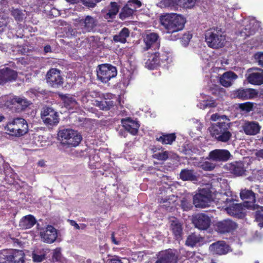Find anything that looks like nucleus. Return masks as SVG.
<instances>
[{"label":"nucleus","mask_w":263,"mask_h":263,"mask_svg":"<svg viewBox=\"0 0 263 263\" xmlns=\"http://www.w3.org/2000/svg\"><path fill=\"white\" fill-rule=\"evenodd\" d=\"M177 196L172 194L165 197L159 196L158 201L160 204V206L161 208H163L166 211H171V210L173 209L175 205V203L177 201Z\"/></svg>","instance_id":"21"},{"label":"nucleus","mask_w":263,"mask_h":263,"mask_svg":"<svg viewBox=\"0 0 263 263\" xmlns=\"http://www.w3.org/2000/svg\"><path fill=\"white\" fill-rule=\"evenodd\" d=\"M3 253L7 261L13 263H23L25 261L24 253L22 251L6 250Z\"/></svg>","instance_id":"16"},{"label":"nucleus","mask_w":263,"mask_h":263,"mask_svg":"<svg viewBox=\"0 0 263 263\" xmlns=\"http://www.w3.org/2000/svg\"><path fill=\"white\" fill-rule=\"evenodd\" d=\"M210 249L214 254L224 255L229 252L230 247L225 241H218L211 245Z\"/></svg>","instance_id":"23"},{"label":"nucleus","mask_w":263,"mask_h":263,"mask_svg":"<svg viewBox=\"0 0 263 263\" xmlns=\"http://www.w3.org/2000/svg\"><path fill=\"white\" fill-rule=\"evenodd\" d=\"M111 240H112V242L113 243L117 245L119 244V242L118 241H117V240L115 238L114 233H112L111 234Z\"/></svg>","instance_id":"63"},{"label":"nucleus","mask_w":263,"mask_h":263,"mask_svg":"<svg viewBox=\"0 0 263 263\" xmlns=\"http://www.w3.org/2000/svg\"><path fill=\"white\" fill-rule=\"evenodd\" d=\"M214 201L218 208L224 209L225 210L229 204L234 201L232 198H229L227 195L222 193L216 194Z\"/></svg>","instance_id":"26"},{"label":"nucleus","mask_w":263,"mask_h":263,"mask_svg":"<svg viewBox=\"0 0 263 263\" xmlns=\"http://www.w3.org/2000/svg\"><path fill=\"white\" fill-rule=\"evenodd\" d=\"M211 91L212 94L216 96H218L224 92L223 88L218 86H216L215 88L212 89Z\"/></svg>","instance_id":"60"},{"label":"nucleus","mask_w":263,"mask_h":263,"mask_svg":"<svg viewBox=\"0 0 263 263\" xmlns=\"http://www.w3.org/2000/svg\"><path fill=\"white\" fill-rule=\"evenodd\" d=\"M97 72L98 79L104 83L108 82L117 74L116 67L108 64L99 65Z\"/></svg>","instance_id":"6"},{"label":"nucleus","mask_w":263,"mask_h":263,"mask_svg":"<svg viewBox=\"0 0 263 263\" xmlns=\"http://www.w3.org/2000/svg\"><path fill=\"white\" fill-rule=\"evenodd\" d=\"M16 72L7 67L0 70V84L8 81L14 80L16 78Z\"/></svg>","instance_id":"27"},{"label":"nucleus","mask_w":263,"mask_h":263,"mask_svg":"<svg viewBox=\"0 0 263 263\" xmlns=\"http://www.w3.org/2000/svg\"><path fill=\"white\" fill-rule=\"evenodd\" d=\"M231 156L230 152L227 149H216L210 152L209 158L217 162H226Z\"/></svg>","instance_id":"19"},{"label":"nucleus","mask_w":263,"mask_h":263,"mask_svg":"<svg viewBox=\"0 0 263 263\" xmlns=\"http://www.w3.org/2000/svg\"><path fill=\"white\" fill-rule=\"evenodd\" d=\"M91 98V96L86 93L81 97V101L82 102L84 108L89 107L90 104H91V102L92 101Z\"/></svg>","instance_id":"48"},{"label":"nucleus","mask_w":263,"mask_h":263,"mask_svg":"<svg viewBox=\"0 0 263 263\" xmlns=\"http://www.w3.org/2000/svg\"><path fill=\"white\" fill-rule=\"evenodd\" d=\"M46 252L43 250L40 254H37L34 252V262H41L46 258Z\"/></svg>","instance_id":"53"},{"label":"nucleus","mask_w":263,"mask_h":263,"mask_svg":"<svg viewBox=\"0 0 263 263\" xmlns=\"http://www.w3.org/2000/svg\"><path fill=\"white\" fill-rule=\"evenodd\" d=\"M255 219L260 228H263V206H260L255 212Z\"/></svg>","instance_id":"45"},{"label":"nucleus","mask_w":263,"mask_h":263,"mask_svg":"<svg viewBox=\"0 0 263 263\" xmlns=\"http://www.w3.org/2000/svg\"><path fill=\"white\" fill-rule=\"evenodd\" d=\"M170 229L176 239L180 240L182 239L183 234L182 225L176 218L173 217L171 220Z\"/></svg>","instance_id":"24"},{"label":"nucleus","mask_w":263,"mask_h":263,"mask_svg":"<svg viewBox=\"0 0 263 263\" xmlns=\"http://www.w3.org/2000/svg\"><path fill=\"white\" fill-rule=\"evenodd\" d=\"M70 224L71 226H73L76 229H77V230L80 229V227H79V224L74 220H71Z\"/></svg>","instance_id":"62"},{"label":"nucleus","mask_w":263,"mask_h":263,"mask_svg":"<svg viewBox=\"0 0 263 263\" xmlns=\"http://www.w3.org/2000/svg\"><path fill=\"white\" fill-rule=\"evenodd\" d=\"M193 222L195 227L202 230L208 229L211 225V219L206 214L199 213L193 218Z\"/></svg>","instance_id":"18"},{"label":"nucleus","mask_w":263,"mask_h":263,"mask_svg":"<svg viewBox=\"0 0 263 263\" xmlns=\"http://www.w3.org/2000/svg\"><path fill=\"white\" fill-rule=\"evenodd\" d=\"M181 206L184 211H188L192 208V204L186 198H183L181 201Z\"/></svg>","instance_id":"51"},{"label":"nucleus","mask_w":263,"mask_h":263,"mask_svg":"<svg viewBox=\"0 0 263 263\" xmlns=\"http://www.w3.org/2000/svg\"><path fill=\"white\" fill-rule=\"evenodd\" d=\"M237 77V75L234 72H226L220 77V83L224 87H229L231 85L232 81Z\"/></svg>","instance_id":"32"},{"label":"nucleus","mask_w":263,"mask_h":263,"mask_svg":"<svg viewBox=\"0 0 263 263\" xmlns=\"http://www.w3.org/2000/svg\"><path fill=\"white\" fill-rule=\"evenodd\" d=\"M196 0H177L178 10L179 8H191L195 4Z\"/></svg>","instance_id":"44"},{"label":"nucleus","mask_w":263,"mask_h":263,"mask_svg":"<svg viewBox=\"0 0 263 263\" xmlns=\"http://www.w3.org/2000/svg\"><path fill=\"white\" fill-rule=\"evenodd\" d=\"M121 122L124 129L131 135L135 136L138 134L140 126L139 121L127 117L122 119Z\"/></svg>","instance_id":"17"},{"label":"nucleus","mask_w":263,"mask_h":263,"mask_svg":"<svg viewBox=\"0 0 263 263\" xmlns=\"http://www.w3.org/2000/svg\"><path fill=\"white\" fill-rule=\"evenodd\" d=\"M180 178L183 181H196L198 180V177L193 170L183 169L181 171Z\"/></svg>","instance_id":"34"},{"label":"nucleus","mask_w":263,"mask_h":263,"mask_svg":"<svg viewBox=\"0 0 263 263\" xmlns=\"http://www.w3.org/2000/svg\"><path fill=\"white\" fill-rule=\"evenodd\" d=\"M226 167L231 174L236 176H241L245 175L246 170L244 163L241 161H234L226 164Z\"/></svg>","instance_id":"20"},{"label":"nucleus","mask_w":263,"mask_h":263,"mask_svg":"<svg viewBox=\"0 0 263 263\" xmlns=\"http://www.w3.org/2000/svg\"><path fill=\"white\" fill-rule=\"evenodd\" d=\"M13 102L17 103L18 104L20 105L22 107V109L27 107L29 105V102L27 101L26 99H23L22 98L16 97L13 99Z\"/></svg>","instance_id":"52"},{"label":"nucleus","mask_w":263,"mask_h":263,"mask_svg":"<svg viewBox=\"0 0 263 263\" xmlns=\"http://www.w3.org/2000/svg\"><path fill=\"white\" fill-rule=\"evenodd\" d=\"M232 123L229 119L225 121H221L212 124L209 128V130L212 137L215 138L217 141L221 142H227L232 138L231 133Z\"/></svg>","instance_id":"2"},{"label":"nucleus","mask_w":263,"mask_h":263,"mask_svg":"<svg viewBox=\"0 0 263 263\" xmlns=\"http://www.w3.org/2000/svg\"><path fill=\"white\" fill-rule=\"evenodd\" d=\"M12 14L16 20L19 21L23 18V14L18 9H13L12 11Z\"/></svg>","instance_id":"57"},{"label":"nucleus","mask_w":263,"mask_h":263,"mask_svg":"<svg viewBox=\"0 0 263 263\" xmlns=\"http://www.w3.org/2000/svg\"><path fill=\"white\" fill-rule=\"evenodd\" d=\"M256 30L257 29L254 24L250 23L242 29L240 32V34L241 36L247 38V37L254 35L256 33Z\"/></svg>","instance_id":"38"},{"label":"nucleus","mask_w":263,"mask_h":263,"mask_svg":"<svg viewBox=\"0 0 263 263\" xmlns=\"http://www.w3.org/2000/svg\"><path fill=\"white\" fill-rule=\"evenodd\" d=\"M258 71L253 72L249 74L247 80L249 83L259 85L263 84V70L257 68Z\"/></svg>","instance_id":"29"},{"label":"nucleus","mask_w":263,"mask_h":263,"mask_svg":"<svg viewBox=\"0 0 263 263\" xmlns=\"http://www.w3.org/2000/svg\"><path fill=\"white\" fill-rule=\"evenodd\" d=\"M159 37L158 34L156 33L153 32L147 34L144 38V42L145 44L144 49L147 50L155 45L159 48L160 44L157 42Z\"/></svg>","instance_id":"28"},{"label":"nucleus","mask_w":263,"mask_h":263,"mask_svg":"<svg viewBox=\"0 0 263 263\" xmlns=\"http://www.w3.org/2000/svg\"><path fill=\"white\" fill-rule=\"evenodd\" d=\"M98 21L96 17L90 15H87L84 18L80 20L77 23L78 29H80L81 32H95L96 28L98 26Z\"/></svg>","instance_id":"10"},{"label":"nucleus","mask_w":263,"mask_h":263,"mask_svg":"<svg viewBox=\"0 0 263 263\" xmlns=\"http://www.w3.org/2000/svg\"><path fill=\"white\" fill-rule=\"evenodd\" d=\"M205 40L209 47L218 49L224 46L226 36L223 34L221 29L212 28L206 31Z\"/></svg>","instance_id":"4"},{"label":"nucleus","mask_w":263,"mask_h":263,"mask_svg":"<svg viewBox=\"0 0 263 263\" xmlns=\"http://www.w3.org/2000/svg\"><path fill=\"white\" fill-rule=\"evenodd\" d=\"M168 53L160 51L151 53L149 58L145 62V67L149 69L157 68L161 64L165 63L168 59Z\"/></svg>","instance_id":"8"},{"label":"nucleus","mask_w":263,"mask_h":263,"mask_svg":"<svg viewBox=\"0 0 263 263\" xmlns=\"http://www.w3.org/2000/svg\"><path fill=\"white\" fill-rule=\"evenodd\" d=\"M203 102L204 103L203 104L204 108L215 107L217 105L215 101L214 100H207L203 101Z\"/></svg>","instance_id":"55"},{"label":"nucleus","mask_w":263,"mask_h":263,"mask_svg":"<svg viewBox=\"0 0 263 263\" xmlns=\"http://www.w3.org/2000/svg\"><path fill=\"white\" fill-rule=\"evenodd\" d=\"M36 225V228L39 231L40 236L41 240L47 243H52L55 241L58 237L57 230L51 225H48L45 229L40 228L39 224L34 217V225Z\"/></svg>","instance_id":"7"},{"label":"nucleus","mask_w":263,"mask_h":263,"mask_svg":"<svg viewBox=\"0 0 263 263\" xmlns=\"http://www.w3.org/2000/svg\"><path fill=\"white\" fill-rule=\"evenodd\" d=\"M254 57L258 63V64L263 67V52L256 53Z\"/></svg>","instance_id":"56"},{"label":"nucleus","mask_w":263,"mask_h":263,"mask_svg":"<svg viewBox=\"0 0 263 263\" xmlns=\"http://www.w3.org/2000/svg\"><path fill=\"white\" fill-rule=\"evenodd\" d=\"M119 9L120 6L118 4V3L115 2H111L110 3L108 12L106 13L105 18L106 19H112L114 18L118 13Z\"/></svg>","instance_id":"39"},{"label":"nucleus","mask_w":263,"mask_h":263,"mask_svg":"<svg viewBox=\"0 0 263 263\" xmlns=\"http://www.w3.org/2000/svg\"><path fill=\"white\" fill-rule=\"evenodd\" d=\"M46 79L48 85L53 88H59L64 84L61 72L57 68H50L46 73Z\"/></svg>","instance_id":"9"},{"label":"nucleus","mask_w":263,"mask_h":263,"mask_svg":"<svg viewBox=\"0 0 263 263\" xmlns=\"http://www.w3.org/2000/svg\"><path fill=\"white\" fill-rule=\"evenodd\" d=\"M155 263H177L178 256L176 250L168 249L160 251Z\"/></svg>","instance_id":"12"},{"label":"nucleus","mask_w":263,"mask_h":263,"mask_svg":"<svg viewBox=\"0 0 263 263\" xmlns=\"http://www.w3.org/2000/svg\"><path fill=\"white\" fill-rule=\"evenodd\" d=\"M61 100L64 103V106L68 109L77 107L78 103L76 100L69 95H62L60 96Z\"/></svg>","instance_id":"35"},{"label":"nucleus","mask_w":263,"mask_h":263,"mask_svg":"<svg viewBox=\"0 0 263 263\" xmlns=\"http://www.w3.org/2000/svg\"><path fill=\"white\" fill-rule=\"evenodd\" d=\"M58 136L62 145L67 148L77 146L82 140L81 135L78 131L70 128L60 130Z\"/></svg>","instance_id":"3"},{"label":"nucleus","mask_w":263,"mask_h":263,"mask_svg":"<svg viewBox=\"0 0 263 263\" xmlns=\"http://www.w3.org/2000/svg\"><path fill=\"white\" fill-rule=\"evenodd\" d=\"M200 167L204 171H211L214 169L215 165L209 161H205L201 164Z\"/></svg>","instance_id":"50"},{"label":"nucleus","mask_w":263,"mask_h":263,"mask_svg":"<svg viewBox=\"0 0 263 263\" xmlns=\"http://www.w3.org/2000/svg\"><path fill=\"white\" fill-rule=\"evenodd\" d=\"M20 227L23 229H27L33 226V216L31 215L25 216L20 222Z\"/></svg>","instance_id":"42"},{"label":"nucleus","mask_w":263,"mask_h":263,"mask_svg":"<svg viewBox=\"0 0 263 263\" xmlns=\"http://www.w3.org/2000/svg\"><path fill=\"white\" fill-rule=\"evenodd\" d=\"M96 106L102 110H108L114 106V102L110 99L104 98L100 101H96Z\"/></svg>","instance_id":"37"},{"label":"nucleus","mask_w":263,"mask_h":263,"mask_svg":"<svg viewBox=\"0 0 263 263\" xmlns=\"http://www.w3.org/2000/svg\"><path fill=\"white\" fill-rule=\"evenodd\" d=\"M28 128V125L24 119L16 118L7 124L5 129L8 134L19 137L26 133Z\"/></svg>","instance_id":"5"},{"label":"nucleus","mask_w":263,"mask_h":263,"mask_svg":"<svg viewBox=\"0 0 263 263\" xmlns=\"http://www.w3.org/2000/svg\"><path fill=\"white\" fill-rule=\"evenodd\" d=\"M192 38V34L190 33H184L183 34L182 37H181V35L179 33H177L174 35H170V40L173 41H176L179 39H180L182 44L185 46H186L189 44Z\"/></svg>","instance_id":"41"},{"label":"nucleus","mask_w":263,"mask_h":263,"mask_svg":"<svg viewBox=\"0 0 263 263\" xmlns=\"http://www.w3.org/2000/svg\"><path fill=\"white\" fill-rule=\"evenodd\" d=\"M101 0H83L84 4L89 7H94Z\"/></svg>","instance_id":"58"},{"label":"nucleus","mask_w":263,"mask_h":263,"mask_svg":"<svg viewBox=\"0 0 263 263\" xmlns=\"http://www.w3.org/2000/svg\"><path fill=\"white\" fill-rule=\"evenodd\" d=\"M128 6H130L132 8H135V11L137 9L140 8L142 6V3L139 0H129L127 2Z\"/></svg>","instance_id":"54"},{"label":"nucleus","mask_w":263,"mask_h":263,"mask_svg":"<svg viewBox=\"0 0 263 263\" xmlns=\"http://www.w3.org/2000/svg\"><path fill=\"white\" fill-rule=\"evenodd\" d=\"M203 238L200 235L193 233L187 237L185 244L188 246L194 247L198 243L201 242Z\"/></svg>","instance_id":"40"},{"label":"nucleus","mask_w":263,"mask_h":263,"mask_svg":"<svg viewBox=\"0 0 263 263\" xmlns=\"http://www.w3.org/2000/svg\"><path fill=\"white\" fill-rule=\"evenodd\" d=\"M211 192L204 189L199 191V193L194 195L193 203L196 208H206L211 203Z\"/></svg>","instance_id":"11"},{"label":"nucleus","mask_w":263,"mask_h":263,"mask_svg":"<svg viewBox=\"0 0 263 263\" xmlns=\"http://www.w3.org/2000/svg\"><path fill=\"white\" fill-rule=\"evenodd\" d=\"M243 129L247 135H255L259 132L260 127L257 122H248L244 124Z\"/></svg>","instance_id":"31"},{"label":"nucleus","mask_w":263,"mask_h":263,"mask_svg":"<svg viewBox=\"0 0 263 263\" xmlns=\"http://www.w3.org/2000/svg\"><path fill=\"white\" fill-rule=\"evenodd\" d=\"M109 260L112 263H122L121 258L118 256H114Z\"/></svg>","instance_id":"61"},{"label":"nucleus","mask_w":263,"mask_h":263,"mask_svg":"<svg viewBox=\"0 0 263 263\" xmlns=\"http://www.w3.org/2000/svg\"><path fill=\"white\" fill-rule=\"evenodd\" d=\"M240 196L245 201L244 206H252L256 201L255 193L252 190H243L241 191Z\"/></svg>","instance_id":"25"},{"label":"nucleus","mask_w":263,"mask_h":263,"mask_svg":"<svg viewBox=\"0 0 263 263\" xmlns=\"http://www.w3.org/2000/svg\"><path fill=\"white\" fill-rule=\"evenodd\" d=\"M257 92L254 89L240 88L233 90L231 96L233 98L241 100L251 99L257 96Z\"/></svg>","instance_id":"14"},{"label":"nucleus","mask_w":263,"mask_h":263,"mask_svg":"<svg viewBox=\"0 0 263 263\" xmlns=\"http://www.w3.org/2000/svg\"><path fill=\"white\" fill-rule=\"evenodd\" d=\"M135 12V8H132L126 4L121 9L119 13V18L122 20H124L127 18L133 16Z\"/></svg>","instance_id":"36"},{"label":"nucleus","mask_w":263,"mask_h":263,"mask_svg":"<svg viewBox=\"0 0 263 263\" xmlns=\"http://www.w3.org/2000/svg\"><path fill=\"white\" fill-rule=\"evenodd\" d=\"M256 155L259 157L263 158V149L258 151L257 153H256Z\"/></svg>","instance_id":"64"},{"label":"nucleus","mask_w":263,"mask_h":263,"mask_svg":"<svg viewBox=\"0 0 263 263\" xmlns=\"http://www.w3.org/2000/svg\"><path fill=\"white\" fill-rule=\"evenodd\" d=\"M226 119H228V118H227V116L225 115L219 116L217 114H214L211 116V120L212 121H217V120H218V121H219L220 120L221 121H225V120H226Z\"/></svg>","instance_id":"59"},{"label":"nucleus","mask_w":263,"mask_h":263,"mask_svg":"<svg viewBox=\"0 0 263 263\" xmlns=\"http://www.w3.org/2000/svg\"><path fill=\"white\" fill-rule=\"evenodd\" d=\"M168 152L165 151L162 153H155L153 155V157L158 160L165 161L168 158Z\"/></svg>","instance_id":"47"},{"label":"nucleus","mask_w":263,"mask_h":263,"mask_svg":"<svg viewBox=\"0 0 263 263\" xmlns=\"http://www.w3.org/2000/svg\"><path fill=\"white\" fill-rule=\"evenodd\" d=\"M216 227L218 232L225 234L235 231L237 228V224L231 220L225 219L218 222L216 224Z\"/></svg>","instance_id":"15"},{"label":"nucleus","mask_w":263,"mask_h":263,"mask_svg":"<svg viewBox=\"0 0 263 263\" xmlns=\"http://www.w3.org/2000/svg\"><path fill=\"white\" fill-rule=\"evenodd\" d=\"M130 31L126 27L123 28L119 33L113 36V41L116 43L124 44L127 42V39L129 36Z\"/></svg>","instance_id":"33"},{"label":"nucleus","mask_w":263,"mask_h":263,"mask_svg":"<svg viewBox=\"0 0 263 263\" xmlns=\"http://www.w3.org/2000/svg\"><path fill=\"white\" fill-rule=\"evenodd\" d=\"M176 139L175 133H160L159 135L156 136V140L163 145H171L176 140Z\"/></svg>","instance_id":"30"},{"label":"nucleus","mask_w":263,"mask_h":263,"mask_svg":"<svg viewBox=\"0 0 263 263\" xmlns=\"http://www.w3.org/2000/svg\"><path fill=\"white\" fill-rule=\"evenodd\" d=\"M243 210L241 204L231 202L228 208H226V211L231 216L238 218H243L246 215Z\"/></svg>","instance_id":"22"},{"label":"nucleus","mask_w":263,"mask_h":263,"mask_svg":"<svg viewBox=\"0 0 263 263\" xmlns=\"http://www.w3.org/2000/svg\"><path fill=\"white\" fill-rule=\"evenodd\" d=\"M254 103L250 102H247L239 104V108L241 111L249 112L253 109Z\"/></svg>","instance_id":"46"},{"label":"nucleus","mask_w":263,"mask_h":263,"mask_svg":"<svg viewBox=\"0 0 263 263\" xmlns=\"http://www.w3.org/2000/svg\"><path fill=\"white\" fill-rule=\"evenodd\" d=\"M160 5L161 7H167L172 10H178L177 0H161Z\"/></svg>","instance_id":"43"},{"label":"nucleus","mask_w":263,"mask_h":263,"mask_svg":"<svg viewBox=\"0 0 263 263\" xmlns=\"http://www.w3.org/2000/svg\"><path fill=\"white\" fill-rule=\"evenodd\" d=\"M52 260L53 262H62V254L60 249L54 250L52 255Z\"/></svg>","instance_id":"49"},{"label":"nucleus","mask_w":263,"mask_h":263,"mask_svg":"<svg viewBox=\"0 0 263 263\" xmlns=\"http://www.w3.org/2000/svg\"><path fill=\"white\" fill-rule=\"evenodd\" d=\"M41 116L45 124L47 125H57L60 121L58 113L51 107L44 108L41 112Z\"/></svg>","instance_id":"13"},{"label":"nucleus","mask_w":263,"mask_h":263,"mask_svg":"<svg viewBox=\"0 0 263 263\" xmlns=\"http://www.w3.org/2000/svg\"><path fill=\"white\" fill-rule=\"evenodd\" d=\"M185 20L181 15L176 13H166L160 18L161 25L167 33L174 35V33L182 30L184 27Z\"/></svg>","instance_id":"1"}]
</instances>
